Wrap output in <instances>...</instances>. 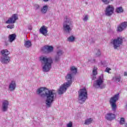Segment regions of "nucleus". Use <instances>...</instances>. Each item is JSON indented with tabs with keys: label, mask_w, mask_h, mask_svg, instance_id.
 <instances>
[{
	"label": "nucleus",
	"mask_w": 127,
	"mask_h": 127,
	"mask_svg": "<svg viewBox=\"0 0 127 127\" xmlns=\"http://www.w3.org/2000/svg\"><path fill=\"white\" fill-rule=\"evenodd\" d=\"M37 94L40 95L42 98H46V105L48 108H50L57 93L55 90H49L45 87H41L37 90Z\"/></svg>",
	"instance_id": "obj_1"
},
{
	"label": "nucleus",
	"mask_w": 127,
	"mask_h": 127,
	"mask_svg": "<svg viewBox=\"0 0 127 127\" xmlns=\"http://www.w3.org/2000/svg\"><path fill=\"white\" fill-rule=\"evenodd\" d=\"M40 61L42 63V67L43 72H49L52 67L53 60L51 58H47L45 56H41L39 58Z\"/></svg>",
	"instance_id": "obj_2"
},
{
	"label": "nucleus",
	"mask_w": 127,
	"mask_h": 127,
	"mask_svg": "<svg viewBox=\"0 0 127 127\" xmlns=\"http://www.w3.org/2000/svg\"><path fill=\"white\" fill-rule=\"evenodd\" d=\"M74 75L71 72H69L65 76V79L67 81L66 82L64 83L63 85H61L58 90L59 95H62L66 92L67 88H69L72 85V80L74 77Z\"/></svg>",
	"instance_id": "obj_3"
},
{
	"label": "nucleus",
	"mask_w": 127,
	"mask_h": 127,
	"mask_svg": "<svg viewBox=\"0 0 127 127\" xmlns=\"http://www.w3.org/2000/svg\"><path fill=\"white\" fill-rule=\"evenodd\" d=\"M78 102L79 104H84L88 99V92L86 88L80 89L78 92Z\"/></svg>",
	"instance_id": "obj_4"
},
{
	"label": "nucleus",
	"mask_w": 127,
	"mask_h": 127,
	"mask_svg": "<svg viewBox=\"0 0 127 127\" xmlns=\"http://www.w3.org/2000/svg\"><path fill=\"white\" fill-rule=\"evenodd\" d=\"M124 39V38L123 37H118L115 39H112L111 43L113 45L114 49L118 50L121 47V45L123 44Z\"/></svg>",
	"instance_id": "obj_5"
},
{
	"label": "nucleus",
	"mask_w": 127,
	"mask_h": 127,
	"mask_svg": "<svg viewBox=\"0 0 127 127\" xmlns=\"http://www.w3.org/2000/svg\"><path fill=\"white\" fill-rule=\"evenodd\" d=\"M17 19H18V17L16 14H14L11 17H9L8 20L5 21L6 24H9L6 26L7 28H9V29L14 28V24H13L15 23Z\"/></svg>",
	"instance_id": "obj_6"
},
{
	"label": "nucleus",
	"mask_w": 127,
	"mask_h": 127,
	"mask_svg": "<svg viewBox=\"0 0 127 127\" xmlns=\"http://www.w3.org/2000/svg\"><path fill=\"white\" fill-rule=\"evenodd\" d=\"M104 81H105L104 74H101L94 83V87L97 89H105L106 84H104Z\"/></svg>",
	"instance_id": "obj_7"
},
{
	"label": "nucleus",
	"mask_w": 127,
	"mask_h": 127,
	"mask_svg": "<svg viewBox=\"0 0 127 127\" xmlns=\"http://www.w3.org/2000/svg\"><path fill=\"white\" fill-rule=\"evenodd\" d=\"M120 98V94H117L113 97L110 98L109 103L110 104L111 108L113 112H116L117 110V101L119 100Z\"/></svg>",
	"instance_id": "obj_8"
},
{
	"label": "nucleus",
	"mask_w": 127,
	"mask_h": 127,
	"mask_svg": "<svg viewBox=\"0 0 127 127\" xmlns=\"http://www.w3.org/2000/svg\"><path fill=\"white\" fill-rule=\"evenodd\" d=\"M71 24V19L69 18L66 17L63 24L64 31L65 32V33H69L72 31Z\"/></svg>",
	"instance_id": "obj_9"
},
{
	"label": "nucleus",
	"mask_w": 127,
	"mask_h": 127,
	"mask_svg": "<svg viewBox=\"0 0 127 127\" xmlns=\"http://www.w3.org/2000/svg\"><path fill=\"white\" fill-rule=\"evenodd\" d=\"M114 10L115 8L113 5H109L105 9V14L107 15V16H111V15L114 13Z\"/></svg>",
	"instance_id": "obj_10"
},
{
	"label": "nucleus",
	"mask_w": 127,
	"mask_h": 127,
	"mask_svg": "<svg viewBox=\"0 0 127 127\" xmlns=\"http://www.w3.org/2000/svg\"><path fill=\"white\" fill-rule=\"evenodd\" d=\"M54 49V48L52 46L46 45L42 48V51L43 53L48 54L49 53H51V52H53Z\"/></svg>",
	"instance_id": "obj_11"
},
{
	"label": "nucleus",
	"mask_w": 127,
	"mask_h": 127,
	"mask_svg": "<svg viewBox=\"0 0 127 127\" xmlns=\"http://www.w3.org/2000/svg\"><path fill=\"white\" fill-rule=\"evenodd\" d=\"M9 105V102L8 101L5 100L2 101L1 105V111L2 112H7L8 110V105Z\"/></svg>",
	"instance_id": "obj_12"
},
{
	"label": "nucleus",
	"mask_w": 127,
	"mask_h": 127,
	"mask_svg": "<svg viewBox=\"0 0 127 127\" xmlns=\"http://www.w3.org/2000/svg\"><path fill=\"white\" fill-rule=\"evenodd\" d=\"M0 62L2 64H8L10 62V57L6 56H1Z\"/></svg>",
	"instance_id": "obj_13"
},
{
	"label": "nucleus",
	"mask_w": 127,
	"mask_h": 127,
	"mask_svg": "<svg viewBox=\"0 0 127 127\" xmlns=\"http://www.w3.org/2000/svg\"><path fill=\"white\" fill-rule=\"evenodd\" d=\"M127 27V22H123L120 25H119L117 28V31L118 32H122L123 30L126 29V28Z\"/></svg>",
	"instance_id": "obj_14"
},
{
	"label": "nucleus",
	"mask_w": 127,
	"mask_h": 127,
	"mask_svg": "<svg viewBox=\"0 0 127 127\" xmlns=\"http://www.w3.org/2000/svg\"><path fill=\"white\" fill-rule=\"evenodd\" d=\"M16 88V83L15 82V81L14 80L11 81V82L9 83V85H8L9 91H10V92H13Z\"/></svg>",
	"instance_id": "obj_15"
},
{
	"label": "nucleus",
	"mask_w": 127,
	"mask_h": 127,
	"mask_svg": "<svg viewBox=\"0 0 127 127\" xmlns=\"http://www.w3.org/2000/svg\"><path fill=\"white\" fill-rule=\"evenodd\" d=\"M106 120H107V121H113V120H115L116 119V115L113 113H107L105 116Z\"/></svg>",
	"instance_id": "obj_16"
},
{
	"label": "nucleus",
	"mask_w": 127,
	"mask_h": 127,
	"mask_svg": "<svg viewBox=\"0 0 127 127\" xmlns=\"http://www.w3.org/2000/svg\"><path fill=\"white\" fill-rule=\"evenodd\" d=\"M121 80H122L121 74L116 75L112 78V81L116 83H120V82H121Z\"/></svg>",
	"instance_id": "obj_17"
},
{
	"label": "nucleus",
	"mask_w": 127,
	"mask_h": 127,
	"mask_svg": "<svg viewBox=\"0 0 127 127\" xmlns=\"http://www.w3.org/2000/svg\"><path fill=\"white\" fill-rule=\"evenodd\" d=\"M40 33L43 34V35L46 36V35H47V32H48L47 27H46V26H42L41 27V28L40 29Z\"/></svg>",
	"instance_id": "obj_18"
},
{
	"label": "nucleus",
	"mask_w": 127,
	"mask_h": 127,
	"mask_svg": "<svg viewBox=\"0 0 127 127\" xmlns=\"http://www.w3.org/2000/svg\"><path fill=\"white\" fill-rule=\"evenodd\" d=\"M1 56H8L10 54V52L7 49L2 50L0 51Z\"/></svg>",
	"instance_id": "obj_19"
},
{
	"label": "nucleus",
	"mask_w": 127,
	"mask_h": 127,
	"mask_svg": "<svg viewBox=\"0 0 127 127\" xmlns=\"http://www.w3.org/2000/svg\"><path fill=\"white\" fill-rule=\"evenodd\" d=\"M47 10H48V5H45L41 8V12H42L43 14H45L47 12Z\"/></svg>",
	"instance_id": "obj_20"
},
{
	"label": "nucleus",
	"mask_w": 127,
	"mask_h": 127,
	"mask_svg": "<svg viewBox=\"0 0 127 127\" xmlns=\"http://www.w3.org/2000/svg\"><path fill=\"white\" fill-rule=\"evenodd\" d=\"M72 75H76L77 74V68H75V66H72L70 67V72Z\"/></svg>",
	"instance_id": "obj_21"
},
{
	"label": "nucleus",
	"mask_w": 127,
	"mask_h": 127,
	"mask_svg": "<svg viewBox=\"0 0 127 127\" xmlns=\"http://www.w3.org/2000/svg\"><path fill=\"white\" fill-rule=\"evenodd\" d=\"M15 37H16V35L14 34L10 35L8 37L9 42H12V41H14L15 40Z\"/></svg>",
	"instance_id": "obj_22"
},
{
	"label": "nucleus",
	"mask_w": 127,
	"mask_h": 127,
	"mask_svg": "<svg viewBox=\"0 0 127 127\" xmlns=\"http://www.w3.org/2000/svg\"><path fill=\"white\" fill-rule=\"evenodd\" d=\"M92 123H93V119L92 118L87 119L85 121L84 125H91Z\"/></svg>",
	"instance_id": "obj_23"
},
{
	"label": "nucleus",
	"mask_w": 127,
	"mask_h": 127,
	"mask_svg": "<svg viewBox=\"0 0 127 127\" xmlns=\"http://www.w3.org/2000/svg\"><path fill=\"white\" fill-rule=\"evenodd\" d=\"M116 12L117 13H122V12H124V9L123 8V7L120 6L116 8Z\"/></svg>",
	"instance_id": "obj_24"
},
{
	"label": "nucleus",
	"mask_w": 127,
	"mask_h": 127,
	"mask_svg": "<svg viewBox=\"0 0 127 127\" xmlns=\"http://www.w3.org/2000/svg\"><path fill=\"white\" fill-rule=\"evenodd\" d=\"M24 46L26 48H29V47H31V42H30V41H26L25 42Z\"/></svg>",
	"instance_id": "obj_25"
},
{
	"label": "nucleus",
	"mask_w": 127,
	"mask_h": 127,
	"mask_svg": "<svg viewBox=\"0 0 127 127\" xmlns=\"http://www.w3.org/2000/svg\"><path fill=\"white\" fill-rule=\"evenodd\" d=\"M92 74L94 76H96L98 74V68H97V66H94Z\"/></svg>",
	"instance_id": "obj_26"
},
{
	"label": "nucleus",
	"mask_w": 127,
	"mask_h": 127,
	"mask_svg": "<svg viewBox=\"0 0 127 127\" xmlns=\"http://www.w3.org/2000/svg\"><path fill=\"white\" fill-rule=\"evenodd\" d=\"M57 55L61 57L63 54H64V52L62 50H59L57 51Z\"/></svg>",
	"instance_id": "obj_27"
},
{
	"label": "nucleus",
	"mask_w": 127,
	"mask_h": 127,
	"mask_svg": "<svg viewBox=\"0 0 127 127\" xmlns=\"http://www.w3.org/2000/svg\"><path fill=\"white\" fill-rule=\"evenodd\" d=\"M95 52H96L95 54L96 57H99V56H101V51L100 50L96 49L95 50Z\"/></svg>",
	"instance_id": "obj_28"
},
{
	"label": "nucleus",
	"mask_w": 127,
	"mask_h": 127,
	"mask_svg": "<svg viewBox=\"0 0 127 127\" xmlns=\"http://www.w3.org/2000/svg\"><path fill=\"white\" fill-rule=\"evenodd\" d=\"M67 40L69 42H73L75 40V37L71 36L67 38Z\"/></svg>",
	"instance_id": "obj_29"
},
{
	"label": "nucleus",
	"mask_w": 127,
	"mask_h": 127,
	"mask_svg": "<svg viewBox=\"0 0 127 127\" xmlns=\"http://www.w3.org/2000/svg\"><path fill=\"white\" fill-rule=\"evenodd\" d=\"M54 61L55 62H59V61H60V56H58L57 55H56L55 56V58H54Z\"/></svg>",
	"instance_id": "obj_30"
},
{
	"label": "nucleus",
	"mask_w": 127,
	"mask_h": 127,
	"mask_svg": "<svg viewBox=\"0 0 127 127\" xmlns=\"http://www.w3.org/2000/svg\"><path fill=\"white\" fill-rule=\"evenodd\" d=\"M125 122L126 121L125 120V118H121L120 119V125H124Z\"/></svg>",
	"instance_id": "obj_31"
},
{
	"label": "nucleus",
	"mask_w": 127,
	"mask_h": 127,
	"mask_svg": "<svg viewBox=\"0 0 127 127\" xmlns=\"http://www.w3.org/2000/svg\"><path fill=\"white\" fill-rule=\"evenodd\" d=\"M105 4L110 3V0H101Z\"/></svg>",
	"instance_id": "obj_32"
},
{
	"label": "nucleus",
	"mask_w": 127,
	"mask_h": 127,
	"mask_svg": "<svg viewBox=\"0 0 127 127\" xmlns=\"http://www.w3.org/2000/svg\"><path fill=\"white\" fill-rule=\"evenodd\" d=\"M95 59H93L92 58L88 59V62H90V63H95Z\"/></svg>",
	"instance_id": "obj_33"
},
{
	"label": "nucleus",
	"mask_w": 127,
	"mask_h": 127,
	"mask_svg": "<svg viewBox=\"0 0 127 127\" xmlns=\"http://www.w3.org/2000/svg\"><path fill=\"white\" fill-rule=\"evenodd\" d=\"M111 68H109V67H107L106 69H105V72H107V73H110V71H111Z\"/></svg>",
	"instance_id": "obj_34"
},
{
	"label": "nucleus",
	"mask_w": 127,
	"mask_h": 127,
	"mask_svg": "<svg viewBox=\"0 0 127 127\" xmlns=\"http://www.w3.org/2000/svg\"><path fill=\"white\" fill-rule=\"evenodd\" d=\"M88 15H86L85 16H84V17L83 18V21H87V20H88Z\"/></svg>",
	"instance_id": "obj_35"
},
{
	"label": "nucleus",
	"mask_w": 127,
	"mask_h": 127,
	"mask_svg": "<svg viewBox=\"0 0 127 127\" xmlns=\"http://www.w3.org/2000/svg\"><path fill=\"white\" fill-rule=\"evenodd\" d=\"M73 127V124H72V122H69L67 124V127Z\"/></svg>",
	"instance_id": "obj_36"
},
{
	"label": "nucleus",
	"mask_w": 127,
	"mask_h": 127,
	"mask_svg": "<svg viewBox=\"0 0 127 127\" xmlns=\"http://www.w3.org/2000/svg\"><path fill=\"white\" fill-rule=\"evenodd\" d=\"M89 41L90 43H94L95 42V39L91 38V39H90Z\"/></svg>",
	"instance_id": "obj_37"
},
{
	"label": "nucleus",
	"mask_w": 127,
	"mask_h": 127,
	"mask_svg": "<svg viewBox=\"0 0 127 127\" xmlns=\"http://www.w3.org/2000/svg\"><path fill=\"white\" fill-rule=\"evenodd\" d=\"M40 7V6H39V5H38V4L35 5V9H39Z\"/></svg>",
	"instance_id": "obj_38"
},
{
	"label": "nucleus",
	"mask_w": 127,
	"mask_h": 127,
	"mask_svg": "<svg viewBox=\"0 0 127 127\" xmlns=\"http://www.w3.org/2000/svg\"><path fill=\"white\" fill-rule=\"evenodd\" d=\"M124 76H127V71L124 72Z\"/></svg>",
	"instance_id": "obj_39"
},
{
	"label": "nucleus",
	"mask_w": 127,
	"mask_h": 127,
	"mask_svg": "<svg viewBox=\"0 0 127 127\" xmlns=\"http://www.w3.org/2000/svg\"><path fill=\"white\" fill-rule=\"evenodd\" d=\"M93 75V76L92 77V80H95V79H96V75Z\"/></svg>",
	"instance_id": "obj_40"
},
{
	"label": "nucleus",
	"mask_w": 127,
	"mask_h": 127,
	"mask_svg": "<svg viewBox=\"0 0 127 127\" xmlns=\"http://www.w3.org/2000/svg\"><path fill=\"white\" fill-rule=\"evenodd\" d=\"M29 29H30V30H31L32 29V28L31 27V26H30L29 27Z\"/></svg>",
	"instance_id": "obj_41"
},
{
	"label": "nucleus",
	"mask_w": 127,
	"mask_h": 127,
	"mask_svg": "<svg viewBox=\"0 0 127 127\" xmlns=\"http://www.w3.org/2000/svg\"><path fill=\"white\" fill-rule=\"evenodd\" d=\"M43 1H45V2H47V1H49V0H43Z\"/></svg>",
	"instance_id": "obj_42"
},
{
	"label": "nucleus",
	"mask_w": 127,
	"mask_h": 127,
	"mask_svg": "<svg viewBox=\"0 0 127 127\" xmlns=\"http://www.w3.org/2000/svg\"><path fill=\"white\" fill-rule=\"evenodd\" d=\"M126 110H127V104L126 106Z\"/></svg>",
	"instance_id": "obj_43"
},
{
	"label": "nucleus",
	"mask_w": 127,
	"mask_h": 127,
	"mask_svg": "<svg viewBox=\"0 0 127 127\" xmlns=\"http://www.w3.org/2000/svg\"><path fill=\"white\" fill-rule=\"evenodd\" d=\"M111 0V1H113V0Z\"/></svg>",
	"instance_id": "obj_44"
}]
</instances>
